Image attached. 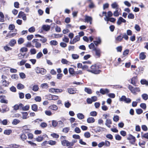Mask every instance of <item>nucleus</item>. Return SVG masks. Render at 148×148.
Wrapping results in <instances>:
<instances>
[{"instance_id":"obj_1","label":"nucleus","mask_w":148,"mask_h":148,"mask_svg":"<svg viewBox=\"0 0 148 148\" xmlns=\"http://www.w3.org/2000/svg\"><path fill=\"white\" fill-rule=\"evenodd\" d=\"M90 68L91 70H88L87 71L95 74H99L101 71L99 69V66L96 64L92 65L91 66Z\"/></svg>"},{"instance_id":"obj_2","label":"nucleus","mask_w":148,"mask_h":148,"mask_svg":"<svg viewBox=\"0 0 148 148\" xmlns=\"http://www.w3.org/2000/svg\"><path fill=\"white\" fill-rule=\"evenodd\" d=\"M128 88L131 92L134 94H135L136 93V92H139L140 91V90L139 88H134L130 85H129Z\"/></svg>"},{"instance_id":"obj_3","label":"nucleus","mask_w":148,"mask_h":148,"mask_svg":"<svg viewBox=\"0 0 148 148\" xmlns=\"http://www.w3.org/2000/svg\"><path fill=\"white\" fill-rule=\"evenodd\" d=\"M119 101H124L126 103H129L131 102V100L129 98H126L125 96L123 95L119 99Z\"/></svg>"},{"instance_id":"obj_4","label":"nucleus","mask_w":148,"mask_h":148,"mask_svg":"<svg viewBox=\"0 0 148 148\" xmlns=\"http://www.w3.org/2000/svg\"><path fill=\"white\" fill-rule=\"evenodd\" d=\"M18 17L19 18H22L25 21H26L27 19L25 14L22 11L19 12L18 15Z\"/></svg>"},{"instance_id":"obj_5","label":"nucleus","mask_w":148,"mask_h":148,"mask_svg":"<svg viewBox=\"0 0 148 148\" xmlns=\"http://www.w3.org/2000/svg\"><path fill=\"white\" fill-rule=\"evenodd\" d=\"M127 139L130 140V143L133 144L135 143L136 140L135 138L131 134H130L129 137H127Z\"/></svg>"},{"instance_id":"obj_6","label":"nucleus","mask_w":148,"mask_h":148,"mask_svg":"<svg viewBox=\"0 0 148 148\" xmlns=\"http://www.w3.org/2000/svg\"><path fill=\"white\" fill-rule=\"evenodd\" d=\"M93 50L95 52V55L99 58L100 56L101 51L100 49L98 48H95Z\"/></svg>"},{"instance_id":"obj_7","label":"nucleus","mask_w":148,"mask_h":148,"mask_svg":"<svg viewBox=\"0 0 148 148\" xmlns=\"http://www.w3.org/2000/svg\"><path fill=\"white\" fill-rule=\"evenodd\" d=\"M126 20L123 19L122 17H120L117 22V24L118 25H120L122 23H125Z\"/></svg>"},{"instance_id":"obj_8","label":"nucleus","mask_w":148,"mask_h":148,"mask_svg":"<svg viewBox=\"0 0 148 148\" xmlns=\"http://www.w3.org/2000/svg\"><path fill=\"white\" fill-rule=\"evenodd\" d=\"M109 90L107 88H101L100 90V92L102 95H104L109 92Z\"/></svg>"},{"instance_id":"obj_9","label":"nucleus","mask_w":148,"mask_h":148,"mask_svg":"<svg viewBox=\"0 0 148 148\" xmlns=\"http://www.w3.org/2000/svg\"><path fill=\"white\" fill-rule=\"evenodd\" d=\"M68 92L71 94H74L76 93L77 90L75 88H69L67 89Z\"/></svg>"},{"instance_id":"obj_10","label":"nucleus","mask_w":148,"mask_h":148,"mask_svg":"<svg viewBox=\"0 0 148 148\" xmlns=\"http://www.w3.org/2000/svg\"><path fill=\"white\" fill-rule=\"evenodd\" d=\"M71 38V39L70 42V43L71 44H74V43H75L77 41H79L80 40V38H75L72 40V39L73 38Z\"/></svg>"},{"instance_id":"obj_11","label":"nucleus","mask_w":148,"mask_h":148,"mask_svg":"<svg viewBox=\"0 0 148 148\" xmlns=\"http://www.w3.org/2000/svg\"><path fill=\"white\" fill-rule=\"evenodd\" d=\"M50 25H43L42 27L43 30L46 31H49L50 29Z\"/></svg>"},{"instance_id":"obj_12","label":"nucleus","mask_w":148,"mask_h":148,"mask_svg":"<svg viewBox=\"0 0 148 148\" xmlns=\"http://www.w3.org/2000/svg\"><path fill=\"white\" fill-rule=\"evenodd\" d=\"M92 18L90 16L86 15L85 16V22L88 23L89 21H92Z\"/></svg>"},{"instance_id":"obj_13","label":"nucleus","mask_w":148,"mask_h":148,"mask_svg":"<svg viewBox=\"0 0 148 148\" xmlns=\"http://www.w3.org/2000/svg\"><path fill=\"white\" fill-rule=\"evenodd\" d=\"M23 104L22 103H20L18 105L16 104L14 106V109L15 110H17L20 109H21V108L22 107Z\"/></svg>"},{"instance_id":"obj_14","label":"nucleus","mask_w":148,"mask_h":148,"mask_svg":"<svg viewBox=\"0 0 148 148\" xmlns=\"http://www.w3.org/2000/svg\"><path fill=\"white\" fill-rule=\"evenodd\" d=\"M1 82L3 84V85L5 86H8L9 84L8 82L6 81L5 79H3L1 81Z\"/></svg>"},{"instance_id":"obj_15","label":"nucleus","mask_w":148,"mask_h":148,"mask_svg":"<svg viewBox=\"0 0 148 148\" xmlns=\"http://www.w3.org/2000/svg\"><path fill=\"white\" fill-rule=\"evenodd\" d=\"M112 123V121L110 119H106L105 124L108 127L110 128L111 127L110 125Z\"/></svg>"},{"instance_id":"obj_16","label":"nucleus","mask_w":148,"mask_h":148,"mask_svg":"<svg viewBox=\"0 0 148 148\" xmlns=\"http://www.w3.org/2000/svg\"><path fill=\"white\" fill-rule=\"evenodd\" d=\"M106 17L107 18V20H106L105 19V20L107 21H109L110 22H114L116 20L115 18H109V17H108L107 16H106Z\"/></svg>"},{"instance_id":"obj_17","label":"nucleus","mask_w":148,"mask_h":148,"mask_svg":"<svg viewBox=\"0 0 148 148\" xmlns=\"http://www.w3.org/2000/svg\"><path fill=\"white\" fill-rule=\"evenodd\" d=\"M19 146L15 144H12L8 146V147H5V148H17Z\"/></svg>"},{"instance_id":"obj_18","label":"nucleus","mask_w":148,"mask_h":148,"mask_svg":"<svg viewBox=\"0 0 148 148\" xmlns=\"http://www.w3.org/2000/svg\"><path fill=\"white\" fill-rule=\"evenodd\" d=\"M146 56L145 55V53L142 52L139 54V58L140 60H143L145 59Z\"/></svg>"},{"instance_id":"obj_19","label":"nucleus","mask_w":148,"mask_h":148,"mask_svg":"<svg viewBox=\"0 0 148 148\" xmlns=\"http://www.w3.org/2000/svg\"><path fill=\"white\" fill-rule=\"evenodd\" d=\"M136 77H133L131 79V83L133 84L134 85L136 86Z\"/></svg>"},{"instance_id":"obj_20","label":"nucleus","mask_w":148,"mask_h":148,"mask_svg":"<svg viewBox=\"0 0 148 148\" xmlns=\"http://www.w3.org/2000/svg\"><path fill=\"white\" fill-rule=\"evenodd\" d=\"M87 121L88 123H93L95 122V119L93 118L90 117L87 119Z\"/></svg>"},{"instance_id":"obj_21","label":"nucleus","mask_w":148,"mask_h":148,"mask_svg":"<svg viewBox=\"0 0 148 148\" xmlns=\"http://www.w3.org/2000/svg\"><path fill=\"white\" fill-rule=\"evenodd\" d=\"M140 83L142 84L145 85L146 86H148V80L147 81L145 79H143L141 80Z\"/></svg>"},{"instance_id":"obj_22","label":"nucleus","mask_w":148,"mask_h":148,"mask_svg":"<svg viewBox=\"0 0 148 148\" xmlns=\"http://www.w3.org/2000/svg\"><path fill=\"white\" fill-rule=\"evenodd\" d=\"M21 113L22 114V118L23 119H26L27 118L28 113L27 112H22Z\"/></svg>"},{"instance_id":"obj_23","label":"nucleus","mask_w":148,"mask_h":148,"mask_svg":"<svg viewBox=\"0 0 148 148\" xmlns=\"http://www.w3.org/2000/svg\"><path fill=\"white\" fill-rule=\"evenodd\" d=\"M84 91L88 94H92V92L91 89L88 88H85L84 89Z\"/></svg>"},{"instance_id":"obj_24","label":"nucleus","mask_w":148,"mask_h":148,"mask_svg":"<svg viewBox=\"0 0 148 148\" xmlns=\"http://www.w3.org/2000/svg\"><path fill=\"white\" fill-rule=\"evenodd\" d=\"M0 17L1 18H0V22H4V16L3 13L1 12H0Z\"/></svg>"},{"instance_id":"obj_25","label":"nucleus","mask_w":148,"mask_h":148,"mask_svg":"<svg viewBox=\"0 0 148 148\" xmlns=\"http://www.w3.org/2000/svg\"><path fill=\"white\" fill-rule=\"evenodd\" d=\"M32 109L34 111L36 112L38 110V106L36 104H33L32 106Z\"/></svg>"},{"instance_id":"obj_26","label":"nucleus","mask_w":148,"mask_h":148,"mask_svg":"<svg viewBox=\"0 0 148 148\" xmlns=\"http://www.w3.org/2000/svg\"><path fill=\"white\" fill-rule=\"evenodd\" d=\"M16 41L15 40L13 39L11 40L9 43V45L11 47L13 46L16 43Z\"/></svg>"},{"instance_id":"obj_27","label":"nucleus","mask_w":148,"mask_h":148,"mask_svg":"<svg viewBox=\"0 0 148 148\" xmlns=\"http://www.w3.org/2000/svg\"><path fill=\"white\" fill-rule=\"evenodd\" d=\"M20 122V121L18 119H14L12 122V123L13 125H16L19 123Z\"/></svg>"},{"instance_id":"obj_28","label":"nucleus","mask_w":148,"mask_h":148,"mask_svg":"<svg viewBox=\"0 0 148 148\" xmlns=\"http://www.w3.org/2000/svg\"><path fill=\"white\" fill-rule=\"evenodd\" d=\"M17 88L18 89H22L24 88V86L21 84L19 83L17 84Z\"/></svg>"},{"instance_id":"obj_29","label":"nucleus","mask_w":148,"mask_h":148,"mask_svg":"<svg viewBox=\"0 0 148 148\" xmlns=\"http://www.w3.org/2000/svg\"><path fill=\"white\" fill-rule=\"evenodd\" d=\"M77 117L80 119H82L84 118V115L81 113H79L77 114Z\"/></svg>"},{"instance_id":"obj_30","label":"nucleus","mask_w":148,"mask_h":148,"mask_svg":"<svg viewBox=\"0 0 148 148\" xmlns=\"http://www.w3.org/2000/svg\"><path fill=\"white\" fill-rule=\"evenodd\" d=\"M5 106L6 107L2 109V111H1V113H4L6 112L9 110V108H8L6 106Z\"/></svg>"},{"instance_id":"obj_31","label":"nucleus","mask_w":148,"mask_h":148,"mask_svg":"<svg viewBox=\"0 0 148 148\" xmlns=\"http://www.w3.org/2000/svg\"><path fill=\"white\" fill-rule=\"evenodd\" d=\"M29 108V105H27L24 107L23 105L22 107L21 108V109L23 110H28Z\"/></svg>"},{"instance_id":"obj_32","label":"nucleus","mask_w":148,"mask_h":148,"mask_svg":"<svg viewBox=\"0 0 148 148\" xmlns=\"http://www.w3.org/2000/svg\"><path fill=\"white\" fill-rule=\"evenodd\" d=\"M143 99L145 100H147L148 99V95L146 94H143L141 95Z\"/></svg>"},{"instance_id":"obj_33","label":"nucleus","mask_w":148,"mask_h":148,"mask_svg":"<svg viewBox=\"0 0 148 148\" xmlns=\"http://www.w3.org/2000/svg\"><path fill=\"white\" fill-rule=\"evenodd\" d=\"M12 132V131L10 130H5L4 131V133L5 134L9 135Z\"/></svg>"},{"instance_id":"obj_34","label":"nucleus","mask_w":148,"mask_h":148,"mask_svg":"<svg viewBox=\"0 0 148 148\" xmlns=\"http://www.w3.org/2000/svg\"><path fill=\"white\" fill-rule=\"evenodd\" d=\"M68 140H62L61 141L62 145L63 146H66Z\"/></svg>"},{"instance_id":"obj_35","label":"nucleus","mask_w":148,"mask_h":148,"mask_svg":"<svg viewBox=\"0 0 148 148\" xmlns=\"http://www.w3.org/2000/svg\"><path fill=\"white\" fill-rule=\"evenodd\" d=\"M51 136L53 138H58L59 137V135L58 134L55 133L51 134Z\"/></svg>"},{"instance_id":"obj_36","label":"nucleus","mask_w":148,"mask_h":148,"mask_svg":"<svg viewBox=\"0 0 148 148\" xmlns=\"http://www.w3.org/2000/svg\"><path fill=\"white\" fill-rule=\"evenodd\" d=\"M21 138L24 141L27 138V136L24 134H22L21 136Z\"/></svg>"},{"instance_id":"obj_37","label":"nucleus","mask_w":148,"mask_h":148,"mask_svg":"<svg viewBox=\"0 0 148 148\" xmlns=\"http://www.w3.org/2000/svg\"><path fill=\"white\" fill-rule=\"evenodd\" d=\"M40 126L42 128H45L47 126V124L45 122H42L41 123L40 125Z\"/></svg>"},{"instance_id":"obj_38","label":"nucleus","mask_w":148,"mask_h":148,"mask_svg":"<svg viewBox=\"0 0 148 148\" xmlns=\"http://www.w3.org/2000/svg\"><path fill=\"white\" fill-rule=\"evenodd\" d=\"M50 44L52 45H56L58 44V42L56 40H51L50 42Z\"/></svg>"},{"instance_id":"obj_39","label":"nucleus","mask_w":148,"mask_h":148,"mask_svg":"<svg viewBox=\"0 0 148 148\" xmlns=\"http://www.w3.org/2000/svg\"><path fill=\"white\" fill-rule=\"evenodd\" d=\"M48 142V144L51 145H55L56 143V141L52 140H50Z\"/></svg>"},{"instance_id":"obj_40","label":"nucleus","mask_w":148,"mask_h":148,"mask_svg":"<svg viewBox=\"0 0 148 148\" xmlns=\"http://www.w3.org/2000/svg\"><path fill=\"white\" fill-rule=\"evenodd\" d=\"M84 136L86 138H89L90 136V134L89 132H87L84 133Z\"/></svg>"},{"instance_id":"obj_41","label":"nucleus","mask_w":148,"mask_h":148,"mask_svg":"<svg viewBox=\"0 0 148 148\" xmlns=\"http://www.w3.org/2000/svg\"><path fill=\"white\" fill-rule=\"evenodd\" d=\"M41 86L42 88H47L48 87V85L47 83H44L41 84Z\"/></svg>"},{"instance_id":"obj_42","label":"nucleus","mask_w":148,"mask_h":148,"mask_svg":"<svg viewBox=\"0 0 148 148\" xmlns=\"http://www.w3.org/2000/svg\"><path fill=\"white\" fill-rule=\"evenodd\" d=\"M43 55L41 52H39L36 55V58L37 59H40Z\"/></svg>"},{"instance_id":"obj_43","label":"nucleus","mask_w":148,"mask_h":148,"mask_svg":"<svg viewBox=\"0 0 148 148\" xmlns=\"http://www.w3.org/2000/svg\"><path fill=\"white\" fill-rule=\"evenodd\" d=\"M127 17L129 19H133L134 18V15L132 13H130L128 15Z\"/></svg>"},{"instance_id":"obj_44","label":"nucleus","mask_w":148,"mask_h":148,"mask_svg":"<svg viewBox=\"0 0 148 148\" xmlns=\"http://www.w3.org/2000/svg\"><path fill=\"white\" fill-rule=\"evenodd\" d=\"M50 107L51 109L54 110H56L58 108L57 106L56 105H54L51 106Z\"/></svg>"},{"instance_id":"obj_45","label":"nucleus","mask_w":148,"mask_h":148,"mask_svg":"<svg viewBox=\"0 0 148 148\" xmlns=\"http://www.w3.org/2000/svg\"><path fill=\"white\" fill-rule=\"evenodd\" d=\"M71 105V104L69 101L65 102L64 103V106L65 107L67 108H69Z\"/></svg>"},{"instance_id":"obj_46","label":"nucleus","mask_w":148,"mask_h":148,"mask_svg":"<svg viewBox=\"0 0 148 148\" xmlns=\"http://www.w3.org/2000/svg\"><path fill=\"white\" fill-rule=\"evenodd\" d=\"M69 72L70 74L71 75L75 74V72L74 71V69L72 68H70L69 70Z\"/></svg>"},{"instance_id":"obj_47","label":"nucleus","mask_w":148,"mask_h":148,"mask_svg":"<svg viewBox=\"0 0 148 148\" xmlns=\"http://www.w3.org/2000/svg\"><path fill=\"white\" fill-rule=\"evenodd\" d=\"M46 72V70L44 68H41L40 70V72L39 73H41L42 75L45 74Z\"/></svg>"},{"instance_id":"obj_48","label":"nucleus","mask_w":148,"mask_h":148,"mask_svg":"<svg viewBox=\"0 0 148 148\" xmlns=\"http://www.w3.org/2000/svg\"><path fill=\"white\" fill-rule=\"evenodd\" d=\"M111 6L114 9L117 8V7L118 6V5L116 2H114L111 5Z\"/></svg>"},{"instance_id":"obj_49","label":"nucleus","mask_w":148,"mask_h":148,"mask_svg":"<svg viewBox=\"0 0 148 148\" xmlns=\"http://www.w3.org/2000/svg\"><path fill=\"white\" fill-rule=\"evenodd\" d=\"M118 8H116V10L114 12L113 15L115 16H118L119 15V13L118 12Z\"/></svg>"},{"instance_id":"obj_50","label":"nucleus","mask_w":148,"mask_h":148,"mask_svg":"<svg viewBox=\"0 0 148 148\" xmlns=\"http://www.w3.org/2000/svg\"><path fill=\"white\" fill-rule=\"evenodd\" d=\"M58 123L56 121L53 120L52 121V125L53 127H56L58 125Z\"/></svg>"},{"instance_id":"obj_51","label":"nucleus","mask_w":148,"mask_h":148,"mask_svg":"<svg viewBox=\"0 0 148 148\" xmlns=\"http://www.w3.org/2000/svg\"><path fill=\"white\" fill-rule=\"evenodd\" d=\"M72 57L74 59H77L79 58V56L78 55L74 54L72 55Z\"/></svg>"},{"instance_id":"obj_52","label":"nucleus","mask_w":148,"mask_h":148,"mask_svg":"<svg viewBox=\"0 0 148 148\" xmlns=\"http://www.w3.org/2000/svg\"><path fill=\"white\" fill-rule=\"evenodd\" d=\"M24 40L22 38H20L18 40V43L19 44H21L24 42Z\"/></svg>"},{"instance_id":"obj_53","label":"nucleus","mask_w":148,"mask_h":148,"mask_svg":"<svg viewBox=\"0 0 148 148\" xmlns=\"http://www.w3.org/2000/svg\"><path fill=\"white\" fill-rule=\"evenodd\" d=\"M140 106L141 108L144 109H145L146 108V105L145 103H141L140 105Z\"/></svg>"},{"instance_id":"obj_54","label":"nucleus","mask_w":148,"mask_h":148,"mask_svg":"<svg viewBox=\"0 0 148 148\" xmlns=\"http://www.w3.org/2000/svg\"><path fill=\"white\" fill-rule=\"evenodd\" d=\"M104 145L106 147H108L110 146V143L109 141L106 140L105 142H104Z\"/></svg>"},{"instance_id":"obj_55","label":"nucleus","mask_w":148,"mask_h":148,"mask_svg":"<svg viewBox=\"0 0 148 148\" xmlns=\"http://www.w3.org/2000/svg\"><path fill=\"white\" fill-rule=\"evenodd\" d=\"M39 88L38 85H35L33 86L32 90L34 91H37L38 90Z\"/></svg>"},{"instance_id":"obj_56","label":"nucleus","mask_w":148,"mask_h":148,"mask_svg":"<svg viewBox=\"0 0 148 148\" xmlns=\"http://www.w3.org/2000/svg\"><path fill=\"white\" fill-rule=\"evenodd\" d=\"M97 114V112L95 111H92L90 113V115L92 116H96Z\"/></svg>"},{"instance_id":"obj_57","label":"nucleus","mask_w":148,"mask_h":148,"mask_svg":"<svg viewBox=\"0 0 148 148\" xmlns=\"http://www.w3.org/2000/svg\"><path fill=\"white\" fill-rule=\"evenodd\" d=\"M30 52L31 54H35L36 53V51L35 49H32L30 50Z\"/></svg>"},{"instance_id":"obj_58","label":"nucleus","mask_w":148,"mask_h":148,"mask_svg":"<svg viewBox=\"0 0 148 148\" xmlns=\"http://www.w3.org/2000/svg\"><path fill=\"white\" fill-rule=\"evenodd\" d=\"M61 62L63 64H66L69 62L68 61L64 59H62L61 60Z\"/></svg>"},{"instance_id":"obj_59","label":"nucleus","mask_w":148,"mask_h":148,"mask_svg":"<svg viewBox=\"0 0 148 148\" xmlns=\"http://www.w3.org/2000/svg\"><path fill=\"white\" fill-rule=\"evenodd\" d=\"M136 112L137 114H140L143 112V110L141 109H138L136 110Z\"/></svg>"},{"instance_id":"obj_60","label":"nucleus","mask_w":148,"mask_h":148,"mask_svg":"<svg viewBox=\"0 0 148 148\" xmlns=\"http://www.w3.org/2000/svg\"><path fill=\"white\" fill-rule=\"evenodd\" d=\"M15 26L13 24H10L9 25V29L11 30H13L14 28H15Z\"/></svg>"},{"instance_id":"obj_61","label":"nucleus","mask_w":148,"mask_h":148,"mask_svg":"<svg viewBox=\"0 0 148 148\" xmlns=\"http://www.w3.org/2000/svg\"><path fill=\"white\" fill-rule=\"evenodd\" d=\"M28 51V49L27 48L25 47H22L21 48V49L20 50V51L21 52H27Z\"/></svg>"},{"instance_id":"obj_62","label":"nucleus","mask_w":148,"mask_h":148,"mask_svg":"<svg viewBox=\"0 0 148 148\" xmlns=\"http://www.w3.org/2000/svg\"><path fill=\"white\" fill-rule=\"evenodd\" d=\"M119 119V116L117 115L114 116L113 120L115 122L118 121Z\"/></svg>"},{"instance_id":"obj_63","label":"nucleus","mask_w":148,"mask_h":148,"mask_svg":"<svg viewBox=\"0 0 148 148\" xmlns=\"http://www.w3.org/2000/svg\"><path fill=\"white\" fill-rule=\"evenodd\" d=\"M28 30L30 32H35V29L34 27H32L29 28Z\"/></svg>"},{"instance_id":"obj_64","label":"nucleus","mask_w":148,"mask_h":148,"mask_svg":"<svg viewBox=\"0 0 148 148\" xmlns=\"http://www.w3.org/2000/svg\"><path fill=\"white\" fill-rule=\"evenodd\" d=\"M45 113L46 115L49 116H51L52 114L51 112L49 110L45 111Z\"/></svg>"}]
</instances>
